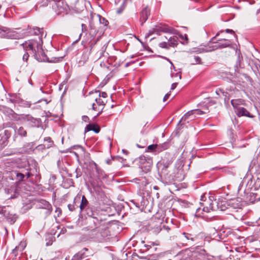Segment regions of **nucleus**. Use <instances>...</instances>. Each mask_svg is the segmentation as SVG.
I'll list each match as a JSON object with an SVG mask.
<instances>
[{
  "label": "nucleus",
  "instance_id": "nucleus-1",
  "mask_svg": "<svg viewBox=\"0 0 260 260\" xmlns=\"http://www.w3.org/2000/svg\"><path fill=\"white\" fill-rule=\"evenodd\" d=\"M30 170L31 169L27 162L24 168H20L18 170H13L11 172V179L16 180V182L9 187L5 189V192L10 195V199H16L20 196L21 191L20 185L22 182L26 181L33 176Z\"/></svg>",
  "mask_w": 260,
  "mask_h": 260
},
{
  "label": "nucleus",
  "instance_id": "nucleus-2",
  "mask_svg": "<svg viewBox=\"0 0 260 260\" xmlns=\"http://www.w3.org/2000/svg\"><path fill=\"white\" fill-rule=\"evenodd\" d=\"M42 40L39 38V41L36 39L30 40L22 43L24 47L32 52L35 58L40 62H58L61 61L63 57H52L50 59L42 49Z\"/></svg>",
  "mask_w": 260,
  "mask_h": 260
},
{
  "label": "nucleus",
  "instance_id": "nucleus-3",
  "mask_svg": "<svg viewBox=\"0 0 260 260\" xmlns=\"http://www.w3.org/2000/svg\"><path fill=\"white\" fill-rule=\"evenodd\" d=\"M172 161L169 159L161 158L156 165L159 180L164 183H172L173 179L171 174H169L168 168L171 165Z\"/></svg>",
  "mask_w": 260,
  "mask_h": 260
},
{
  "label": "nucleus",
  "instance_id": "nucleus-4",
  "mask_svg": "<svg viewBox=\"0 0 260 260\" xmlns=\"http://www.w3.org/2000/svg\"><path fill=\"white\" fill-rule=\"evenodd\" d=\"M190 162L185 165V162L182 159H178L175 164L173 173L171 174L174 181H181L184 180L186 172L189 170Z\"/></svg>",
  "mask_w": 260,
  "mask_h": 260
},
{
  "label": "nucleus",
  "instance_id": "nucleus-5",
  "mask_svg": "<svg viewBox=\"0 0 260 260\" xmlns=\"http://www.w3.org/2000/svg\"><path fill=\"white\" fill-rule=\"evenodd\" d=\"M221 42H218L215 41V37H213L211 41L213 43H215L216 45L210 46L209 44L207 45H201L199 47H195L192 48V52L197 53H201L203 52H207L214 51L218 48H223L229 47L231 45V41L229 40L224 39L221 40Z\"/></svg>",
  "mask_w": 260,
  "mask_h": 260
},
{
  "label": "nucleus",
  "instance_id": "nucleus-6",
  "mask_svg": "<svg viewBox=\"0 0 260 260\" xmlns=\"http://www.w3.org/2000/svg\"><path fill=\"white\" fill-rule=\"evenodd\" d=\"M242 183V184H240L239 186L238 190L239 194H240V192L242 191L243 184H246L247 190H257L260 187V177L255 178L251 174L247 173L244 177Z\"/></svg>",
  "mask_w": 260,
  "mask_h": 260
},
{
  "label": "nucleus",
  "instance_id": "nucleus-7",
  "mask_svg": "<svg viewBox=\"0 0 260 260\" xmlns=\"http://www.w3.org/2000/svg\"><path fill=\"white\" fill-rule=\"evenodd\" d=\"M152 163V158L148 155H140L134 160V164L138 166L142 172L145 173L151 170Z\"/></svg>",
  "mask_w": 260,
  "mask_h": 260
},
{
  "label": "nucleus",
  "instance_id": "nucleus-8",
  "mask_svg": "<svg viewBox=\"0 0 260 260\" xmlns=\"http://www.w3.org/2000/svg\"><path fill=\"white\" fill-rule=\"evenodd\" d=\"M79 195L80 196V201L79 203H80L79 208L81 215H86L87 216L95 215V210H96L95 207L89 204L85 196H81V194Z\"/></svg>",
  "mask_w": 260,
  "mask_h": 260
},
{
  "label": "nucleus",
  "instance_id": "nucleus-9",
  "mask_svg": "<svg viewBox=\"0 0 260 260\" xmlns=\"http://www.w3.org/2000/svg\"><path fill=\"white\" fill-rule=\"evenodd\" d=\"M95 215L92 216H87L88 218L87 219V222L88 224L87 226L88 230L94 231L100 228L102 224L103 220L100 217H98V211L95 210Z\"/></svg>",
  "mask_w": 260,
  "mask_h": 260
},
{
  "label": "nucleus",
  "instance_id": "nucleus-10",
  "mask_svg": "<svg viewBox=\"0 0 260 260\" xmlns=\"http://www.w3.org/2000/svg\"><path fill=\"white\" fill-rule=\"evenodd\" d=\"M229 208L228 200L225 199H219L217 201L214 200V206L211 207H206L204 209L206 211H215L219 210L220 211H225L226 209Z\"/></svg>",
  "mask_w": 260,
  "mask_h": 260
},
{
  "label": "nucleus",
  "instance_id": "nucleus-11",
  "mask_svg": "<svg viewBox=\"0 0 260 260\" xmlns=\"http://www.w3.org/2000/svg\"><path fill=\"white\" fill-rule=\"evenodd\" d=\"M20 119L25 122H27L28 124L32 127H39L41 124V120L40 118H35L29 114L21 115Z\"/></svg>",
  "mask_w": 260,
  "mask_h": 260
},
{
  "label": "nucleus",
  "instance_id": "nucleus-12",
  "mask_svg": "<svg viewBox=\"0 0 260 260\" xmlns=\"http://www.w3.org/2000/svg\"><path fill=\"white\" fill-rule=\"evenodd\" d=\"M249 170L256 175L260 174V156L252 159L249 165Z\"/></svg>",
  "mask_w": 260,
  "mask_h": 260
},
{
  "label": "nucleus",
  "instance_id": "nucleus-13",
  "mask_svg": "<svg viewBox=\"0 0 260 260\" xmlns=\"http://www.w3.org/2000/svg\"><path fill=\"white\" fill-rule=\"evenodd\" d=\"M36 206L38 208L47 210L46 213L48 214H50L52 212V208L51 205L48 201L44 199L38 200Z\"/></svg>",
  "mask_w": 260,
  "mask_h": 260
},
{
  "label": "nucleus",
  "instance_id": "nucleus-14",
  "mask_svg": "<svg viewBox=\"0 0 260 260\" xmlns=\"http://www.w3.org/2000/svg\"><path fill=\"white\" fill-rule=\"evenodd\" d=\"M0 38L13 39L14 38V31L9 28L0 25Z\"/></svg>",
  "mask_w": 260,
  "mask_h": 260
},
{
  "label": "nucleus",
  "instance_id": "nucleus-15",
  "mask_svg": "<svg viewBox=\"0 0 260 260\" xmlns=\"http://www.w3.org/2000/svg\"><path fill=\"white\" fill-rule=\"evenodd\" d=\"M229 208L238 209L241 208L242 203L241 199L233 198L228 200Z\"/></svg>",
  "mask_w": 260,
  "mask_h": 260
},
{
  "label": "nucleus",
  "instance_id": "nucleus-16",
  "mask_svg": "<svg viewBox=\"0 0 260 260\" xmlns=\"http://www.w3.org/2000/svg\"><path fill=\"white\" fill-rule=\"evenodd\" d=\"M200 207L198 208L196 210V214H197L198 212H199V211L201 209V208H202V211L208 213L210 211H207L204 210V208L206 207H211L213 206H214V201H211V200L209 198L208 200H205V202H200Z\"/></svg>",
  "mask_w": 260,
  "mask_h": 260
},
{
  "label": "nucleus",
  "instance_id": "nucleus-17",
  "mask_svg": "<svg viewBox=\"0 0 260 260\" xmlns=\"http://www.w3.org/2000/svg\"><path fill=\"white\" fill-rule=\"evenodd\" d=\"M88 251L86 248H83L82 250L75 254L72 260H83L86 258L88 255L86 254V252Z\"/></svg>",
  "mask_w": 260,
  "mask_h": 260
},
{
  "label": "nucleus",
  "instance_id": "nucleus-18",
  "mask_svg": "<svg viewBox=\"0 0 260 260\" xmlns=\"http://www.w3.org/2000/svg\"><path fill=\"white\" fill-rule=\"evenodd\" d=\"M235 112L238 117L246 116L252 118L253 116L244 107H240L237 108Z\"/></svg>",
  "mask_w": 260,
  "mask_h": 260
},
{
  "label": "nucleus",
  "instance_id": "nucleus-19",
  "mask_svg": "<svg viewBox=\"0 0 260 260\" xmlns=\"http://www.w3.org/2000/svg\"><path fill=\"white\" fill-rule=\"evenodd\" d=\"M157 30L165 33L171 34H175L176 33V30L166 24H161L160 26L158 27Z\"/></svg>",
  "mask_w": 260,
  "mask_h": 260
},
{
  "label": "nucleus",
  "instance_id": "nucleus-20",
  "mask_svg": "<svg viewBox=\"0 0 260 260\" xmlns=\"http://www.w3.org/2000/svg\"><path fill=\"white\" fill-rule=\"evenodd\" d=\"M150 15V11L147 7L144 8L140 13V21L142 22L141 25H143L144 22L148 19Z\"/></svg>",
  "mask_w": 260,
  "mask_h": 260
},
{
  "label": "nucleus",
  "instance_id": "nucleus-21",
  "mask_svg": "<svg viewBox=\"0 0 260 260\" xmlns=\"http://www.w3.org/2000/svg\"><path fill=\"white\" fill-rule=\"evenodd\" d=\"M25 247V243L24 242H21L19 244L12 250V253L14 254L15 257H17L19 255V253H21Z\"/></svg>",
  "mask_w": 260,
  "mask_h": 260
},
{
  "label": "nucleus",
  "instance_id": "nucleus-22",
  "mask_svg": "<svg viewBox=\"0 0 260 260\" xmlns=\"http://www.w3.org/2000/svg\"><path fill=\"white\" fill-rule=\"evenodd\" d=\"M80 201V196L77 194L74 200L73 204H70L68 205V209L70 211H73L76 208H78V205L77 203H78Z\"/></svg>",
  "mask_w": 260,
  "mask_h": 260
},
{
  "label": "nucleus",
  "instance_id": "nucleus-23",
  "mask_svg": "<svg viewBox=\"0 0 260 260\" xmlns=\"http://www.w3.org/2000/svg\"><path fill=\"white\" fill-rule=\"evenodd\" d=\"M250 66L251 69L256 76L259 75L260 64L257 61L252 60L250 63Z\"/></svg>",
  "mask_w": 260,
  "mask_h": 260
},
{
  "label": "nucleus",
  "instance_id": "nucleus-24",
  "mask_svg": "<svg viewBox=\"0 0 260 260\" xmlns=\"http://www.w3.org/2000/svg\"><path fill=\"white\" fill-rule=\"evenodd\" d=\"M7 220L11 224H13L16 222L18 218V215L16 214L9 213L7 216Z\"/></svg>",
  "mask_w": 260,
  "mask_h": 260
},
{
  "label": "nucleus",
  "instance_id": "nucleus-25",
  "mask_svg": "<svg viewBox=\"0 0 260 260\" xmlns=\"http://www.w3.org/2000/svg\"><path fill=\"white\" fill-rule=\"evenodd\" d=\"M44 142H47V144L46 145H40L38 146V147L40 148H43L44 147H46L47 148H49L51 147L53 144V142L52 141L50 137H47L44 138Z\"/></svg>",
  "mask_w": 260,
  "mask_h": 260
},
{
  "label": "nucleus",
  "instance_id": "nucleus-26",
  "mask_svg": "<svg viewBox=\"0 0 260 260\" xmlns=\"http://www.w3.org/2000/svg\"><path fill=\"white\" fill-rule=\"evenodd\" d=\"M15 135H18L20 137H26L27 132L26 130L22 127L20 126L18 128L15 129Z\"/></svg>",
  "mask_w": 260,
  "mask_h": 260
},
{
  "label": "nucleus",
  "instance_id": "nucleus-27",
  "mask_svg": "<svg viewBox=\"0 0 260 260\" xmlns=\"http://www.w3.org/2000/svg\"><path fill=\"white\" fill-rule=\"evenodd\" d=\"M243 100L241 99H235L232 100L231 101V103L233 106L235 110H236L237 108L240 107L239 106L243 104Z\"/></svg>",
  "mask_w": 260,
  "mask_h": 260
},
{
  "label": "nucleus",
  "instance_id": "nucleus-28",
  "mask_svg": "<svg viewBox=\"0 0 260 260\" xmlns=\"http://www.w3.org/2000/svg\"><path fill=\"white\" fill-rule=\"evenodd\" d=\"M93 191L97 195L101 196L103 193V190L101 186L99 184H95V183H91Z\"/></svg>",
  "mask_w": 260,
  "mask_h": 260
},
{
  "label": "nucleus",
  "instance_id": "nucleus-29",
  "mask_svg": "<svg viewBox=\"0 0 260 260\" xmlns=\"http://www.w3.org/2000/svg\"><path fill=\"white\" fill-rule=\"evenodd\" d=\"M178 39L176 36L170 37L168 40V44L170 47H176L178 45Z\"/></svg>",
  "mask_w": 260,
  "mask_h": 260
},
{
  "label": "nucleus",
  "instance_id": "nucleus-30",
  "mask_svg": "<svg viewBox=\"0 0 260 260\" xmlns=\"http://www.w3.org/2000/svg\"><path fill=\"white\" fill-rule=\"evenodd\" d=\"M216 93L217 95H220V93H222V95L224 96V102H229L230 100L229 93L227 92L224 91L223 89H218L216 91Z\"/></svg>",
  "mask_w": 260,
  "mask_h": 260
},
{
  "label": "nucleus",
  "instance_id": "nucleus-31",
  "mask_svg": "<svg viewBox=\"0 0 260 260\" xmlns=\"http://www.w3.org/2000/svg\"><path fill=\"white\" fill-rule=\"evenodd\" d=\"M187 115H188L190 117H191L192 116H196L194 110H190L187 112L186 114H185L184 116L181 118L180 120L179 121L178 124H180L181 122L185 121L186 120V116Z\"/></svg>",
  "mask_w": 260,
  "mask_h": 260
},
{
  "label": "nucleus",
  "instance_id": "nucleus-32",
  "mask_svg": "<svg viewBox=\"0 0 260 260\" xmlns=\"http://www.w3.org/2000/svg\"><path fill=\"white\" fill-rule=\"evenodd\" d=\"M157 152H160L167 149L169 147V144L167 142H165L160 144H157Z\"/></svg>",
  "mask_w": 260,
  "mask_h": 260
},
{
  "label": "nucleus",
  "instance_id": "nucleus-33",
  "mask_svg": "<svg viewBox=\"0 0 260 260\" xmlns=\"http://www.w3.org/2000/svg\"><path fill=\"white\" fill-rule=\"evenodd\" d=\"M198 236L196 235H192L187 243L190 245H194L197 243Z\"/></svg>",
  "mask_w": 260,
  "mask_h": 260
},
{
  "label": "nucleus",
  "instance_id": "nucleus-34",
  "mask_svg": "<svg viewBox=\"0 0 260 260\" xmlns=\"http://www.w3.org/2000/svg\"><path fill=\"white\" fill-rule=\"evenodd\" d=\"M21 45L22 46L23 49L24 51H25V53L23 54V60L24 61H27L28 58L29 54H32V52H30L28 50L26 49L24 47V46L22 45V44H21Z\"/></svg>",
  "mask_w": 260,
  "mask_h": 260
},
{
  "label": "nucleus",
  "instance_id": "nucleus-35",
  "mask_svg": "<svg viewBox=\"0 0 260 260\" xmlns=\"http://www.w3.org/2000/svg\"><path fill=\"white\" fill-rule=\"evenodd\" d=\"M147 152H157V144H152L149 145L146 149Z\"/></svg>",
  "mask_w": 260,
  "mask_h": 260
},
{
  "label": "nucleus",
  "instance_id": "nucleus-36",
  "mask_svg": "<svg viewBox=\"0 0 260 260\" xmlns=\"http://www.w3.org/2000/svg\"><path fill=\"white\" fill-rule=\"evenodd\" d=\"M98 17L100 24H103L104 26H107L108 25L109 22L105 18L100 15H98Z\"/></svg>",
  "mask_w": 260,
  "mask_h": 260
},
{
  "label": "nucleus",
  "instance_id": "nucleus-37",
  "mask_svg": "<svg viewBox=\"0 0 260 260\" xmlns=\"http://www.w3.org/2000/svg\"><path fill=\"white\" fill-rule=\"evenodd\" d=\"M87 31V26L85 24L82 23L81 24V33L79 35V38L76 41H78V40H80L81 36L83 33H85V34L86 35Z\"/></svg>",
  "mask_w": 260,
  "mask_h": 260
},
{
  "label": "nucleus",
  "instance_id": "nucleus-38",
  "mask_svg": "<svg viewBox=\"0 0 260 260\" xmlns=\"http://www.w3.org/2000/svg\"><path fill=\"white\" fill-rule=\"evenodd\" d=\"M98 30L93 28L91 25H90V31H89V35L91 36V39H94V38L95 37L96 33L98 32Z\"/></svg>",
  "mask_w": 260,
  "mask_h": 260
},
{
  "label": "nucleus",
  "instance_id": "nucleus-39",
  "mask_svg": "<svg viewBox=\"0 0 260 260\" xmlns=\"http://www.w3.org/2000/svg\"><path fill=\"white\" fill-rule=\"evenodd\" d=\"M88 57L86 54H83L81 57V59L79 61V64L80 66L83 65L87 60Z\"/></svg>",
  "mask_w": 260,
  "mask_h": 260
},
{
  "label": "nucleus",
  "instance_id": "nucleus-40",
  "mask_svg": "<svg viewBox=\"0 0 260 260\" xmlns=\"http://www.w3.org/2000/svg\"><path fill=\"white\" fill-rule=\"evenodd\" d=\"M49 3V0H42L41 2H38L37 3V6H39V7H46L48 6Z\"/></svg>",
  "mask_w": 260,
  "mask_h": 260
},
{
  "label": "nucleus",
  "instance_id": "nucleus-41",
  "mask_svg": "<svg viewBox=\"0 0 260 260\" xmlns=\"http://www.w3.org/2000/svg\"><path fill=\"white\" fill-rule=\"evenodd\" d=\"M95 101L99 106H102L104 107L105 105V102L99 97L98 98H96L95 99Z\"/></svg>",
  "mask_w": 260,
  "mask_h": 260
},
{
  "label": "nucleus",
  "instance_id": "nucleus-42",
  "mask_svg": "<svg viewBox=\"0 0 260 260\" xmlns=\"http://www.w3.org/2000/svg\"><path fill=\"white\" fill-rule=\"evenodd\" d=\"M95 127V125L93 124H89L86 125L85 128V133L88 132L90 131H92L93 128Z\"/></svg>",
  "mask_w": 260,
  "mask_h": 260
},
{
  "label": "nucleus",
  "instance_id": "nucleus-43",
  "mask_svg": "<svg viewBox=\"0 0 260 260\" xmlns=\"http://www.w3.org/2000/svg\"><path fill=\"white\" fill-rule=\"evenodd\" d=\"M34 34L35 35H37V36H38V40H37V41H39V38L40 37V39L42 40L41 39V37H42V35H41V36H40V34H41V30L39 28H35L34 29Z\"/></svg>",
  "mask_w": 260,
  "mask_h": 260
},
{
  "label": "nucleus",
  "instance_id": "nucleus-44",
  "mask_svg": "<svg viewBox=\"0 0 260 260\" xmlns=\"http://www.w3.org/2000/svg\"><path fill=\"white\" fill-rule=\"evenodd\" d=\"M159 46L160 48H166V49H168L170 47L169 44H168V42H161L159 44Z\"/></svg>",
  "mask_w": 260,
  "mask_h": 260
},
{
  "label": "nucleus",
  "instance_id": "nucleus-45",
  "mask_svg": "<svg viewBox=\"0 0 260 260\" xmlns=\"http://www.w3.org/2000/svg\"><path fill=\"white\" fill-rule=\"evenodd\" d=\"M194 61L192 62V64H200L201 63V58L198 56H194Z\"/></svg>",
  "mask_w": 260,
  "mask_h": 260
},
{
  "label": "nucleus",
  "instance_id": "nucleus-46",
  "mask_svg": "<svg viewBox=\"0 0 260 260\" xmlns=\"http://www.w3.org/2000/svg\"><path fill=\"white\" fill-rule=\"evenodd\" d=\"M140 246H143L144 247H145L146 249H141V250H143V252H144L145 251H146L147 250L149 249L150 247H151V246L149 245H146L144 244V241H141L140 243Z\"/></svg>",
  "mask_w": 260,
  "mask_h": 260
},
{
  "label": "nucleus",
  "instance_id": "nucleus-47",
  "mask_svg": "<svg viewBox=\"0 0 260 260\" xmlns=\"http://www.w3.org/2000/svg\"><path fill=\"white\" fill-rule=\"evenodd\" d=\"M99 38H98L96 39V40L94 42H91L90 43V45H89V47H90V51H93L94 48V46L95 45V44L97 43V42L99 41Z\"/></svg>",
  "mask_w": 260,
  "mask_h": 260
},
{
  "label": "nucleus",
  "instance_id": "nucleus-48",
  "mask_svg": "<svg viewBox=\"0 0 260 260\" xmlns=\"http://www.w3.org/2000/svg\"><path fill=\"white\" fill-rule=\"evenodd\" d=\"M106 47L105 45H104L101 47V50L97 52V53H99L100 57H101L104 54L106 51Z\"/></svg>",
  "mask_w": 260,
  "mask_h": 260
},
{
  "label": "nucleus",
  "instance_id": "nucleus-49",
  "mask_svg": "<svg viewBox=\"0 0 260 260\" xmlns=\"http://www.w3.org/2000/svg\"><path fill=\"white\" fill-rule=\"evenodd\" d=\"M192 234H190V233H185V232H184L182 234V235L184 236V237L186 239V242L187 243L188 242V241H189V239H190V238L191 237V236H192Z\"/></svg>",
  "mask_w": 260,
  "mask_h": 260
},
{
  "label": "nucleus",
  "instance_id": "nucleus-50",
  "mask_svg": "<svg viewBox=\"0 0 260 260\" xmlns=\"http://www.w3.org/2000/svg\"><path fill=\"white\" fill-rule=\"evenodd\" d=\"M194 112L195 115H202L203 114H205L207 113V111H203L200 109H194Z\"/></svg>",
  "mask_w": 260,
  "mask_h": 260
},
{
  "label": "nucleus",
  "instance_id": "nucleus-51",
  "mask_svg": "<svg viewBox=\"0 0 260 260\" xmlns=\"http://www.w3.org/2000/svg\"><path fill=\"white\" fill-rule=\"evenodd\" d=\"M96 92H99V98H106L107 97V93L105 92H99V91H96Z\"/></svg>",
  "mask_w": 260,
  "mask_h": 260
},
{
  "label": "nucleus",
  "instance_id": "nucleus-52",
  "mask_svg": "<svg viewBox=\"0 0 260 260\" xmlns=\"http://www.w3.org/2000/svg\"><path fill=\"white\" fill-rule=\"evenodd\" d=\"M162 228L168 232L170 230V228L168 226L163 225L162 227H161V225H160V227H159V229L157 230V231L159 232L160 231H161L162 230Z\"/></svg>",
  "mask_w": 260,
  "mask_h": 260
},
{
  "label": "nucleus",
  "instance_id": "nucleus-53",
  "mask_svg": "<svg viewBox=\"0 0 260 260\" xmlns=\"http://www.w3.org/2000/svg\"><path fill=\"white\" fill-rule=\"evenodd\" d=\"M171 75H172V77H178L179 80L181 79V75L180 72H178L175 73V74H174L173 73H171Z\"/></svg>",
  "mask_w": 260,
  "mask_h": 260
},
{
  "label": "nucleus",
  "instance_id": "nucleus-54",
  "mask_svg": "<svg viewBox=\"0 0 260 260\" xmlns=\"http://www.w3.org/2000/svg\"><path fill=\"white\" fill-rule=\"evenodd\" d=\"M196 116H192L191 117H190L188 115L186 116V120L185 121L187 122V123H189V121L193 120Z\"/></svg>",
  "mask_w": 260,
  "mask_h": 260
},
{
  "label": "nucleus",
  "instance_id": "nucleus-55",
  "mask_svg": "<svg viewBox=\"0 0 260 260\" xmlns=\"http://www.w3.org/2000/svg\"><path fill=\"white\" fill-rule=\"evenodd\" d=\"M225 32H226V33H231V34H234V36H235V37H236V36L235 35V32H234V31L233 30H232V29H226L225 30Z\"/></svg>",
  "mask_w": 260,
  "mask_h": 260
},
{
  "label": "nucleus",
  "instance_id": "nucleus-56",
  "mask_svg": "<svg viewBox=\"0 0 260 260\" xmlns=\"http://www.w3.org/2000/svg\"><path fill=\"white\" fill-rule=\"evenodd\" d=\"M82 119L84 121H85L86 122H88L89 120V118H88V117L87 116H85V115L83 116L82 117Z\"/></svg>",
  "mask_w": 260,
  "mask_h": 260
},
{
  "label": "nucleus",
  "instance_id": "nucleus-57",
  "mask_svg": "<svg viewBox=\"0 0 260 260\" xmlns=\"http://www.w3.org/2000/svg\"><path fill=\"white\" fill-rule=\"evenodd\" d=\"M55 212L57 213V216L59 217V215L61 214V210L60 208L57 207L56 208Z\"/></svg>",
  "mask_w": 260,
  "mask_h": 260
},
{
  "label": "nucleus",
  "instance_id": "nucleus-58",
  "mask_svg": "<svg viewBox=\"0 0 260 260\" xmlns=\"http://www.w3.org/2000/svg\"><path fill=\"white\" fill-rule=\"evenodd\" d=\"M100 131V128L98 126H95L93 128L92 131L94 132L95 133H99Z\"/></svg>",
  "mask_w": 260,
  "mask_h": 260
},
{
  "label": "nucleus",
  "instance_id": "nucleus-59",
  "mask_svg": "<svg viewBox=\"0 0 260 260\" xmlns=\"http://www.w3.org/2000/svg\"><path fill=\"white\" fill-rule=\"evenodd\" d=\"M180 37L182 39H183H183H184V40H185L186 41H187V40H188L187 36L186 34H185V35H181L180 36Z\"/></svg>",
  "mask_w": 260,
  "mask_h": 260
},
{
  "label": "nucleus",
  "instance_id": "nucleus-60",
  "mask_svg": "<svg viewBox=\"0 0 260 260\" xmlns=\"http://www.w3.org/2000/svg\"><path fill=\"white\" fill-rule=\"evenodd\" d=\"M205 200H207L205 194L202 195L201 197V202H205Z\"/></svg>",
  "mask_w": 260,
  "mask_h": 260
},
{
  "label": "nucleus",
  "instance_id": "nucleus-61",
  "mask_svg": "<svg viewBox=\"0 0 260 260\" xmlns=\"http://www.w3.org/2000/svg\"><path fill=\"white\" fill-rule=\"evenodd\" d=\"M170 95V94H169V93H167V94L164 96V98H163V101H164V102L166 101L168 99V98H169V97Z\"/></svg>",
  "mask_w": 260,
  "mask_h": 260
},
{
  "label": "nucleus",
  "instance_id": "nucleus-62",
  "mask_svg": "<svg viewBox=\"0 0 260 260\" xmlns=\"http://www.w3.org/2000/svg\"><path fill=\"white\" fill-rule=\"evenodd\" d=\"M177 83H174L171 85V90H174L177 86Z\"/></svg>",
  "mask_w": 260,
  "mask_h": 260
},
{
  "label": "nucleus",
  "instance_id": "nucleus-63",
  "mask_svg": "<svg viewBox=\"0 0 260 260\" xmlns=\"http://www.w3.org/2000/svg\"><path fill=\"white\" fill-rule=\"evenodd\" d=\"M4 209H5V207H3L2 206H0V214H4Z\"/></svg>",
  "mask_w": 260,
  "mask_h": 260
},
{
  "label": "nucleus",
  "instance_id": "nucleus-64",
  "mask_svg": "<svg viewBox=\"0 0 260 260\" xmlns=\"http://www.w3.org/2000/svg\"><path fill=\"white\" fill-rule=\"evenodd\" d=\"M4 133L7 137H9L10 136V133L8 130H5Z\"/></svg>",
  "mask_w": 260,
  "mask_h": 260
}]
</instances>
